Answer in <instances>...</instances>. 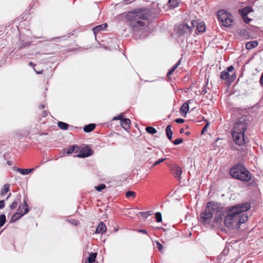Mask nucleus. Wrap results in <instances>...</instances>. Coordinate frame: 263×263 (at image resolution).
Segmentation results:
<instances>
[{
  "label": "nucleus",
  "instance_id": "obj_1",
  "mask_svg": "<svg viewBox=\"0 0 263 263\" xmlns=\"http://www.w3.org/2000/svg\"><path fill=\"white\" fill-rule=\"evenodd\" d=\"M149 14L146 9H137L129 12L125 16L127 24L135 33L145 29L144 21H147Z\"/></svg>",
  "mask_w": 263,
  "mask_h": 263
},
{
  "label": "nucleus",
  "instance_id": "obj_2",
  "mask_svg": "<svg viewBox=\"0 0 263 263\" xmlns=\"http://www.w3.org/2000/svg\"><path fill=\"white\" fill-rule=\"evenodd\" d=\"M250 208V204L248 202L239 203L228 208L226 213L228 214L225 216L223 221L224 226L228 228L236 226L237 215L248 211Z\"/></svg>",
  "mask_w": 263,
  "mask_h": 263
},
{
  "label": "nucleus",
  "instance_id": "obj_3",
  "mask_svg": "<svg viewBox=\"0 0 263 263\" xmlns=\"http://www.w3.org/2000/svg\"><path fill=\"white\" fill-rule=\"evenodd\" d=\"M229 173L232 177L234 179L243 182H248L251 180V173L241 163L234 165L230 168Z\"/></svg>",
  "mask_w": 263,
  "mask_h": 263
},
{
  "label": "nucleus",
  "instance_id": "obj_4",
  "mask_svg": "<svg viewBox=\"0 0 263 263\" xmlns=\"http://www.w3.org/2000/svg\"><path fill=\"white\" fill-rule=\"evenodd\" d=\"M219 205L218 202L210 201L207 203L205 210L200 215L199 221L202 224H207L211 222L215 211H218Z\"/></svg>",
  "mask_w": 263,
  "mask_h": 263
},
{
  "label": "nucleus",
  "instance_id": "obj_5",
  "mask_svg": "<svg viewBox=\"0 0 263 263\" xmlns=\"http://www.w3.org/2000/svg\"><path fill=\"white\" fill-rule=\"evenodd\" d=\"M219 25L224 27L230 28L235 24L234 16L224 9H220L216 12Z\"/></svg>",
  "mask_w": 263,
  "mask_h": 263
},
{
  "label": "nucleus",
  "instance_id": "obj_6",
  "mask_svg": "<svg viewBox=\"0 0 263 263\" xmlns=\"http://www.w3.org/2000/svg\"><path fill=\"white\" fill-rule=\"evenodd\" d=\"M248 121V119L247 116H241L234 124L232 131L245 133V132L247 128Z\"/></svg>",
  "mask_w": 263,
  "mask_h": 263
},
{
  "label": "nucleus",
  "instance_id": "obj_7",
  "mask_svg": "<svg viewBox=\"0 0 263 263\" xmlns=\"http://www.w3.org/2000/svg\"><path fill=\"white\" fill-rule=\"evenodd\" d=\"M219 205V209H218V211H215V217L214 219V222L217 225L221 224L223 221V217L225 215L226 211H224L223 206L219 202H218Z\"/></svg>",
  "mask_w": 263,
  "mask_h": 263
},
{
  "label": "nucleus",
  "instance_id": "obj_8",
  "mask_svg": "<svg viewBox=\"0 0 263 263\" xmlns=\"http://www.w3.org/2000/svg\"><path fill=\"white\" fill-rule=\"evenodd\" d=\"M232 135L236 144L240 146L245 143V133L232 131Z\"/></svg>",
  "mask_w": 263,
  "mask_h": 263
},
{
  "label": "nucleus",
  "instance_id": "obj_9",
  "mask_svg": "<svg viewBox=\"0 0 263 263\" xmlns=\"http://www.w3.org/2000/svg\"><path fill=\"white\" fill-rule=\"evenodd\" d=\"M234 67L232 65L229 66L227 69L223 70L221 72L220 78L222 80H227L229 82H233L234 80V78H230L229 72H232L234 70Z\"/></svg>",
  "mask_w": 263,
  "mask_h": 263
},
{
  "label": "nucleus",
  "instance_id": "obj_10",
  "mask_svg": "<svg viewBox=\"0 0 263 263\" xmlns=\"http://www.w3.org/2000/svg\"><path fill=\"white\" fill-rule=\"evenodd\" d=\"M93 154V151L89 146L86 145L81 148L80 153L78 154L77 157L79 158H85L91 156Z\"/></svg>",
  "mask_w": 263,
  "mask_h": 263
},
{
  "label": "nucleus",
  "instance_id": "obj_11",
  "mask_svg": "<svg viewBox=\"0 0 263 263\" xmlns=\"http://www.w3.org/2000/svg\"><path fill=\"white\" fill-rule=\"evenodd\" d=\"M192 31V28L186 24H180L178 27L177 33L180 36L185 34L191 33Z\"/></svg>",
  "mask_w": 263,
  "mask_h": 263
},
{
  "label": "nucleus",
  "instance_id": "obj_12",
  "mask_svg": "<svg viewBox=\"0 0 263 263\" xmlns=\"http://www.w3.org/2000/svg\"><path fill=\"white\" fill-rule=\"evenodd\" d=\"M17 212L16 213H14L11 217L10 222L13 223L15 222L17 219H20L21 217H22L23 215H24L25 214H24V212L22 210V207L19 206Z\"/></svg>",
  "mask_w": 263,
  "mask_h": 263
},
{
  "label": "nucleus",
  "instance_id": "obj_13",
  "mask_svg": "<svg viewBox=\"0 0 263 263\" xmlns=\"http://www.w3.org/2000/svg\"><path fill=\"white\" fill-rule=\"evenodd\" d=\"M236 226L239 227L242 223L246 222L248 219V216L246 213L241 215L238 214L237 216Z\"/></svg>",
  "mask_w": 263,
  "mask_h": 263
},
{
  "label": "nucleus",
  "instance_id": "obj_14",
  "mask_svg": "<svg viewBox=\"0 0 263 263\" xmlns=\"http://www.w3.org/2000/svg\"><path fill=\"white\" fill-rule=\"evenodd\" d=\"M121 126L126 130L129 129L130 128L131 121L130 119L128 118H123V120L120 121Z\"/></svg>",
  "mask_w": 263,
  "mask_h": 263
},
{
  "label": "nucleus",
  "instance_id": "obj_15",
  "mask_svg": "<svg viewBox=\"0 0 263 263\" xmlns=\"http://www.w3.org/2000/svg\"><path fill=\"white\" fill-rule=\"evenodd\" d=\"M106 231V227L103 222H101L96 230V233L103 234Z\"/></svg>",
  "mask_w": 263,
  "mask_h": 263
},
{
  "label": "nucleus",
  "instance_id": "obj_16",
  "mask_svg": "<svg viewBox=\"0 0 263 263\" xmlns=\"http://www.w3.org/2000/svg\"><path fill=\"white\" fill-rule=\"evenodd\" d=\"M13 170L14 171H16V172H20L21 174L23 175H27L29 173L32 172L34 168H28V169H23L16 167H13Z\"/></svg>",
  "mask_w": 263,
  "mask_h": 263
},
{
  "label": "nucleus",
  "instance_id": "obj_17",
  "mask_svg": "<svg viewBox=\"0 0 263 263\" xmlns=\"http://www.w3.org/2000/svg\"><path fill=\"white\" fill-rule=\"evenodd\" d=\"M253 11V9L251 7L247 6L239 10V13L241 15H248L251 12Z\"/></svg>",
  "mask_w": 263,
  "mask_h": 263
},
{
  "label": "nucleus",
  "instance_id": "obj_18",
  "mask_svg": "<svg viewBox=\"0 0 263 263\" xmlns=\"http://www.w3.org/2000/svg\"><path fill=\"white\" fill-rule=\"evenodd\" d=\"M107 27V24L106 23H104L103 24L96 26L95 27H94L93 28V31L94 34H96L99 31L105 29Z\"/></svg>",
  "mask_w": 263,
  "mask_h": 263
},
{
  "label": "nucleus",
  "instance_id": "obj_19",
  "mask_svg": "<svg viewBox=\"0 0 263 263\" xmlns=\"http://www.w3.org/2000/svg\"><path fill=\"white\" fill-rule=\"evenodd\" d=\"M191 100H189L187 102L184 103L181 106L180 108V112L186 115L189 110V104L191 102Z\"/></svg>",
  "mask_w": 263,
  "mask_h": 263
},
{
  "label": "nucleus",
  "instance_id": "obj_20",
  "mask_svg": "<svg viewBox=\"0 0 263 263\" xmlns=\"http://www.w3.org/2000/svg\"><path fill=\"white\" fill-rule=\"evenodd\" d=\"M81 147L76 145H74L70 147L67 151V154H70L72 153H77L78 152L80 153Z\"/></svg>",
  "mask_w": 263,
  "mask_h": 263
},
{
  "label": "nucleus",
  "instance_id": "obj_21",
  "mask_svg": "<svg viewBox=\"0 0 263 263\" xmlns=\"http://www.w3.org/2000/svg\"><path fill=\"white\" fill-rule=\"evenodd\" d=\"M258 42L256 41H250L248 42L246 45V48L248 50L251 49L254 47H257Z\"/></svg>",
  "mask_w": 263,
  "mask_h": 263
},
{
  "label": "nucleus",
  "instance_id": "obj_22",
  "mask_svg": "<svg viewBox=\"0 0 263 263\" xmlns=\"http://www.w3.org/2000/svg\"><path fill=\"white\" fill-rule=\"evenodd\" d=\"M173 170L175 171L174 175L175 178L180 179L182 174V170L180 167L178 166H175Z\"/></svg>",
  "mask_w": 263,
  "mask_h": 263
},
{
  "label": "nucleus",
  "instance_id": "obj_23",
  "mask_svg": "<svg viewBox=\"0 0 263 263\" xmlns=\"http://www.w3.org/2000/svg\"><path fill=\"white\" fill-rule=\"evenodd\" d=\"M96 127V125L93 123L89 124L86 125L84 127V131L85 133H90L92 132Z\"/></svg>",
  "mask_w": 263,
  "mask_h": 263
},
{
  "label": "nucleus",
  "instance_id": "obj_24",
  "mask_svg": "<svg viewBox=\"0 0 263 263\" xmlns=\"http://www.w3.org/2000/svg\"><path fill=\"white\" fill-rule=\"evenodd\" d=\"M171 128L172 126L171 125H168L166 126L165 128L166 136L170 140H172L173 136V132Z\"/></svg>",
  "mask_w": 263,
  "mask_h": 263
},
{
  "label": "nucleus",
  "instance_id": "obj_25",
  "mask_svg": "<svg viewBox=\"0 0 263 263\" xmlns=\"http://www.w3.org/2000/svg\"><path fill=\"white\" fill-rule=\"evenodd\" d=\"M206 30L205 25L204 23L201 22L197 25V30L200 33L204 32Z\"/></svg>",
  "mask_w": 263,
  "mask_h": 263
},
{
  "label": "nucleus",
  "instance_id": "obj_26",
  "mask_svg": "<svg viewBox=\"0 0 263 263\" xmlns=\"http://www.w3.org/2000/svg\"><path fill=\"white\" fill-rule=\"evenodd\" d=\"M181 61V59H180L172 67L171 69L167 72V76L168 78H170V76L172 74V73L180 65Z\"/></svg>",
  "mask_w": 263,
  "mask_h": 263
},
{
  "label": "nucleus",
  "instance_id": "obj_27",
  "mask_svg": "<svg viewBox=\"0 0 263 263\" xmlns=\"http://www.w3.org/2000/svg\"><path fill=\"white\" fill-rule=\"evenodd\" d=\"M58 126L60 129L63 130H67L69 126V124L62 121L58 122Z\"/></svg>",
  "mask_w": 263,
  "mask_h": 263
},
{
  "label": "nucleus",
  "instance_id": "obj_28",
  "mask_svg": "<svg viewBox=\"0 0 263 263\" xmlns=\"http://www.w3.org/2000/svg\"><path fill=\"white\" fill-rule=\"evenodd\" d=\"M10 185L9 184H6L3 186V189L1 191V195L4 196L6 195L9 191Z\"/></svg>",
  "mask_w": 263,
  "mask_h": 263
},
{
  "label": "nucleus",
  "instance_id": "obj_29",
  "mask_svg": "<svg viewBox=\"0 0 263 263\" xmlns=\"http://www.w3.org/2000/svg\"><path fill=\"white\" fill-rule=\"evenodd\" d=\"M97 256V253H91L88 257V262L93 263L95 261Z\"/></svg>",
  "mask_w": 263,
  "mask_h": 263
},
{
  "label": "nucleus",
  "instance_id": "obj_30",
  "mask_svg": "<svg viewBox=\"0 0 263 263\" xmlns=\"http://www.w3.org/2000/svg\"><path fill=\"white\" fill-rule=\"evenodd\" d=\"M168 4L170 7L176 8L178 6L179 0H169Z\"/></svg>",
  "mask_w": 263,
  "mask_h": 263
},
{
  "label": "nucleus",
  "instance_id": "obj_31",
  "mask_svg": "<svg viewBox=\"0 0 263 263\" xmlns=\"http://www.w3.org/2000/svg\"><path fill=\"white\" fill-rule=\"evenodd\" d=\"M159 153V152L158 150L155 149L153 151V153L152 154L151 157L149 159V161H150L149 162L150 163H151L152 162V161H151V160H152L153 159H156V158H157V157L158 156Z\"/></svg>",
  "mask_w": 263,
  "mask_h": 263
},
{
  "label": "nucleus",
  "instance_id": "obj_32",
  "mask_svg": "<svg viewBox=\"0 0 263 263\" xmlns=\"http://www.w3.org/2000/svg\"><path fill=\"white\" fill-rule=\"evenodd\" d=\"M146 131L150 134H155L157 133V130L153 127L147 126L145 128Z\"/></svg>",
  "mask_w": 263,
  "mask_h": 263
},
{
  "label": "nucleus",
  "instance_id": "obj_33",
  "mask_svg": "<svg viewBox=\"0 0 263 263\" xmlns=\"http://www.w3.org/2000/svg\"><path fill=\"white\" fill-rule=\"evenodd\" d=\"M6 221V216L4 214L0 215V228L3 227Z\"/></svg>",
  "mask_w": 263,
  "mask_h": 263
},
{
  "label": "nucleus",
  "instance_id": "obj_34",
  "mask_svg": "<svg viewBox=\"0 0 263 263\" xmlns=\"http://www.w3.org/2000/svg\"><path fill=\"white\" fill-rule=\"evenodd\" d=\"M22 206H25V211L24 212V214L27 213L29 212V206L27 203V199L26 198L24 199Z\"/></svg>",
  "mask_w": 263,
  "mask_h": 263
},
{
  "label": "nucleus",
  "instance_id": "obj_35",
  "mask_svg": "<svg viewBox=\"0 0 263 263\" xmlns=\"http://www.w3.org/2000/svg\"><path fill=\"white\" fill-rule=\"evenodd\" d=\"M239 34L241 36L247 37L249 36V32L246 29H241Z\"/></svg>",
  "mask_w": 263,
  "mask_h": 263
},
{
  "label": "nucleus",
  "instance_id": "obj_36",
  "mask_svg": "<svg viewBox=\"0 0 263 263\" xmlns=\"http://www.w3.org/2000/svg\"><path fill=\"white\" fill-rule=\"evenodd\" d=\"M155 219L157 222H160L162 221V215L160 212H157L155 213Z\"/></svg>",
  "mask_w": 263,
  "mask_h": 263
},
{
  "label": "nucleus",
  "instance_id": "obj_37",
  "mask_svg": "<svg viewBox=\"0 0 263 263\" xmlns=\"http://www.w3.org/2000/svg\"><path fill=\"white\" fill-rule=\"evenodd\" d=\"M139 214L143 217H144L145 218H146L148 216H149L152 215V211H146V212H140Z\"/></svg>",
  "mask_w": 263,
  "mask_h": 263
},
{
  "label": "nucleus",
  "instance_id": "obj_38",
  "mask_svg": "<svg viewBox=\"0 0 263 263\" xmlns=\"http://www.w3.org/2000/svg\"><path fill=\"white\" fill-rule=\"evenodd\" d=\"M166 158H160L158 160H156L152 165V167H154L156 165L161 163V162H164L165 160H166Z\"/></svg>",
  "mask_w": 263,
  "mask_h": 263
},
{
  "label": "nucleus",
  "instance_id": "obj_39",
  "mask_svg": "<svg viewBox=\"0 0 263 263\" xmlns=\"http://www.w3.org/2000/svg\"><path fill=\"white\" fill-rule=\"evenodd\" d=\"M105 187L106 185L104 184H100L99 185L95 186L96 190L98 192H101Z\"/></svg>",
  "mask_w": 263,
  "mask_h": 263
},
{
  "label": "nucleus",
  "instance_id": "obj_40",
  "mask_svg": "<svg viewBox=\"0 0 263 263\" xmlns=\"http://www.w3.org/2000/svg\"><path fill=\"white\" fill-rule=\"evenodd\" d=\"M125 195L127 198L135 197L136 193L133 191H129L126 193Z\"/></svg>",
  "mask_w": 263,
  "mask_h": 263
},
{
  "label": "nucleus",
  "instance_id": "obj_41",
  "mask_svg": "<svg viewBox=\"0 0 263 263\" xmlns=\"http://www.w3.org/2000/svg\"><path fill=\"white\" fill-rule=\"evenodd\" d=\"M248 15H241V17H242V20H243L244 22L248 24L249 23H250L251 21V19L249 18L247 16Z\"/></svg>",
  "mask_w": 263,
  "mask_h": 263
},
{
  "label": "nucleus",
  "instance_id": "obj_42",
  "mask_svg": "<svg viewBox=\"0 0 263 263\" xmlns=\"http://www.w3.org/2000/svg\"><path fill=\"white\" fill-rule=\"evenodd\" d=\"M207 86H208V83H206L205 84L203 85V86L202 88V91L201 92V95H204L207 92Z\"/></svg>",
  "mask_w": 263,
  "mask_h": 263
},
{
  "label": "nucleus",
  "instance_id": "obj_43",
  "mask_svg": "<svg viewBox=\"0 0 263 263\" xmlns=\"http://www.w3.org/2000/svg\"><path fill=\"white\" fill-rule=\"evenodd\" d=\"M183 140L182 138H178V139H176V140H175L173 142V143L174 145H178V144L181 143L183 142Z\"/></svg>",
  "mask_w": 263,
  "mask_h": 263
},
{
  "label": "nucleus",
  "instance_id": "obj_44",
  "mask_svg": "<svg viewBox=\"0 0 263 263\" xmlns=\"http://www.w3.org/2000/svg\"><path fill=\"white\" fill-rule=\"evenodd\" d=\"M17 201H14L13 202H12V203L11 204L10 206V208L11 209L13 210V209H14L16 208V206H17Z\"/></svg>",
  "mask_w": 263,
  "mask_h": 263
},
{
  "label": "nucleus",
  "instance_id": "obj_45",
  "mask_svg": "<svg viewBox=\"0 0 263 263\" xmlns=\"http://www.w3.org/2000/svg\"><path fill=\"white\" fill-rule=\"evenodd\" d=\"M123 118L122 117L121 115H119L116 117H115L112 120H119L120 121H121L123 120Z\"/></svg>",
  "mask_w": 263,
  "mask_h": 263
},
{
  "label": "nucleus",
  "instance_id": "obj_46",
  "mask_svg": "<svg viewBox=\"0 0 263 263\" xmlns=\"http://www.w3.org/2000/svg\"><path fill=\"white\" fill-rule=\"evenodd\" d=\"M157 248L159 251H161L163 248V246L159 241H156Z\"/></svg>",
  "mask_w": 263,
  "mask_h": 263
},
{
  "label": "nucleus",
  "instance_id": "obj_47",
  "mask_svg": "<svg viewBox=\"0 0 263 263\" xmlns=\"http://www.w3.org/2000/svg\"><path fill=\"white\" fill-rule=\"evenodd\" d=\"M175 121L177 123L181 124L184 122V120L181 118H178L176 119Z\"/></svg>",
  "mask_w": 263,
  "mask_h": 263
},
{
  "label": "nucleus",
  "instance_id": "obj_48",
  "mask_svg": "<svg viewBox=\"0 0 263 263\" xmlns=\"http://www.w3.org/2000/svg\"><path fill=\"white\" fill-rule=\"evenodd\" d=\"M5 203L4 200H0V209H3L5 207Z\"/></svg>",
  "mask_w": 263,
  "mask_h": 263
},
{
  "label": "nucleus",
  "instance_id": "obj_49",
  "mask_svg": "<svg viewBox=\"0 0 263 263\" xmlns=\"http://www.w3.org/2000/svg\"><path fill=\"white\" fill-rule=\"evenodd\" d=\"M198 24H197V22L196 21H194V20H193L191 21V25H192V27H191L192 28H194L196 26H197Z\"/></svg>",
  "mask_w": 263,
  "mask_h": 263
},
{
  "label": "nucleus",
  "instance_id": "obj_50",
  "mask_svg": "<svg viewBox=\"0 0 263 263\" xmlns=\"http://www.w3.org/2000/svg\"><path fill=\"white\" fill-rule=\"evenodd\" d=\"M209 124L210 123L209 122L206 123V124L203 127V128H202V131H201L202 134L203 133V132H204L206 130V128L209 126Z\"/></svg>",
  "mask_w": 263,
  "mask_h": 263
},
{
  "label": "nucleus",
  "instance_id": "obj_51",
  "mask_svg": "<svg viewBox=\"0 0 263 263\" xmlns=\"http://www.w3.org/2000/svg\"><path fill=\"white\" fill-rule=\"evenodd\" d=\"M134 1V0H124V3L125 5H128L131 4Z\"/></svg>",
  "mask_w": 263,
  "mask_h": 263
},
{
  "label": "nucleus",
  "instance_id": "obj_52",
  "mask_svg": "<svg viewBox=\"0 0 263 263\" xmlns=\"http://www.w3.org/2000/svg\"><path fill=\"white\" fill-rule=\"evenodd\" d=\"M138 232L139 233H143V234H147V232L146 230L145 229H140V230H138Z\"/></svg>",
  "mask_w": 263,
  "mask_h": 263
},
{
  "label": "nucleus",
  "instance_id": "obj_53",
  "mask_svg": "<svg viewBox=\"0 0 263 263\" xmlns=\"http://www.w3.org/2000/svg\"><path fill=\"white\" fill-rule=\"evenodd\" d=\"M259 83L261 85L263 86V72L260 78Z\"/></svg>",
  "mask_w": 263,
  "mask_h": 263
},
{
  "label": "nucleus",
  "instance_id": "obj_54",
  "mask_svg": "<svg viewBox=\"0 0 263 263\" xmlns=\"http://www.w3.org/2000/svg\"><path fill=\"white\" fill-rule=\"evenodd\" d=\"M47 114H47V111L44 110V111H43V115H42V116H43V117H46V116H47Z\"/></svg>",
  "mask_w": 263,
  "mask_h": 263
},
{
  "label": "nucleus",
  "instance_id": "obj_55",
  "mask_svg": "<svg viewBox=\"0 0 263 263\" xmlns=\"http://www.w3.org/2000/svg\"><path fill=\"white\" fill-rule=\"evenodd\" d=\"M29 45H30V43H25V44H23V45H22L21 46V48L25 47L26 46H28Z\"/></svg>",
  "mask_w": 263,
  "mask_h": 263
},
{
  "label": "nucleus",
  "instance_id": "obj_56",
  "mask_svg": "<svg viewBox=\"0 0 263 263\" xmlns=\"http://www.w3.org/2000/svg\"><path fill=\"white\" fill-rule=\"evenodd\" d=\"M39 108L40 109H44L45 108V105L44 104H40L39 106Z\"/></svg>",
  "mask_w": 263,
  "mask_h": 263
},
{
  "label": "nucleus",
  "instance_id": "obj_57",
  "mask_svg": "<svg viewBox=\"0 0 263 263\" xmlns=\"http://www.w3.org/2000/svg\"><path fill=\"white\" fill-rule=\"evenodd\" d=\"M29 65L31 66H33V67L35 66V64H34L32 62H30L29 63Z\"/></svg>",
  "mask_w": 263,
  "mask_h": 263
},
{
  "label": "nucleus",
  "instance_id": "obj_58",
  "mask_svg": "<svg viewBox=\"0 0 263 263\" xmlns=\"http://www.w3.org/2000/svg\"><path fill=\"white\" fill-rule=\"evenodd\" d=\"M34 70H35V72L37 73V74H41L42 73V70H41V71H37L34 68Z\"/></svg>",
  "mask_w": 263,
  "mask_h": 263
},
{
  "label": "nucleus",
  "instance_id": "obj_59",
  "mask_svg": "<svg viewBox=\"0 0 263 263\" xmlns=\"http://www.w3.org/2000/svg\"><path fill=\"white\" fill-rule=\"evenodd\" d=\"M179 132L180 134H182L184 133V129L183 128H181L180 130H179Z\"/></svg>",
  "mask_w": 263,
  "mask_h": 263
},
{
  "label": "nucleus",
  "instance_id": "obj_60",
  "mask_svg": "<svg viewBox=\"0 0 263 263\" xmlns=\"http://www.w3.org/2000/svg\"><path fill=\"white\" fill-rule=\"evenodd\" d=\"M230 78H234V79H235V78H236V76H235V74L234 73L233 74H232V75L230 77Z\"/></svg>",
  "mask_w": 263,
  "mask_h": 263
},
{
  "label": "nucleus",
  "instance_id": "obj_61",
  "mask_svg": "<svg viewBox=\"0 0 263 263\" xmlns=\"http://www.w3.org/2000/svg\"><path fill=\"white\" fill-rule=\"evenodd\" d=\"M7 163H8V165H11L12 162H11V161H7Z\"/></svg>",
  "mask_w": 263,
  "mask_h": 263
},
{
  "label": "nucleus",
  "instance_id": "obj_62",
  "mask_svg": "<svg viewBox=\"0 0 263 263\" xmlns=\"http://www.w3.org/2000/svg\"><path fill=\"white\" fill-rule=\"evenodd\" d=\"M185 135L186 136H189L190 135V132H186Z\"/></svg>",
  "mask_w": 263,
  "mask_h": 263
},
{
  "label": "nucleus",
  "instance_id": "obj_63",
  "mask_svg": "<svg viewBox=\"0 0 263 263\" xmlns=\"http://www.w3.org/2000/svg\"><path fill=\"white\" fill-rule=\"evenodd\" d=\"M20 206H21L22 207V210L23 211V209H24L25 210V206H22V204L21 205H20Z\"/></svg>",
  "mask_w": 263,
  "mask_h": 263
},
{
  "label": "nucleus",
  "instance_id": "obj_64",
  "mask_svg": "<svg viewBox=\"0 0 263 263\" xmlns=\"http://www.w3.org/2000/svg\"><path fill=\"white\" fill-rule=\"evenodd\" d=\"M18 199L20 200V198H21V194L18 195Z\"/></svg>",
  "mask_w": 263,
  "mask_h": 263
}]
</instances>
